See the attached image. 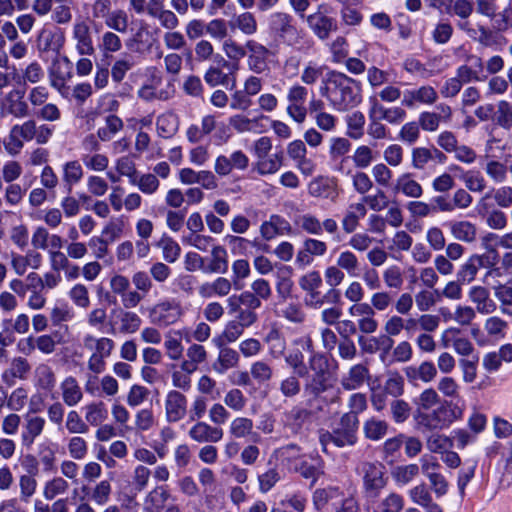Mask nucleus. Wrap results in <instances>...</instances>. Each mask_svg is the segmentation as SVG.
<instances>
[{"instance_id":"f257e3e1","label":"nucleus","mask_w":512,"mask_h":512,"mask_svg":"<svg viewBox=\"0 0 512 512\" xmlns=\"http://www.w3.org/2000/svg\"><path fill=\"white\" fill-rule=\"evenodd\" d=\"M324 84L322 95L335 111L347 112L362 101L360 83L342 72H329Z\"/></svg>"},{"instance_id":"f03ea898","label":"nucleus","mask_w":512,"mask_h":512,"mask_svg":"<svg viewBox=\"0 0 512 512\" xmlns=\"http://www.w3.org/2000/svg\"><path fill=\"white\" fill-rule=\"evenodd\" d=\"M473 3L470 0H456L453 4V13L462 19L457 23V27L466 33L473 41L484 47L493 44V31L484 25L478 24L477 27L467 20L473 13Z\"/></svg>"},{"instance_id":"7ed1b4c3","label":"nucleus","mask_w":512,"mask_h":512,"mask_svg":"<svg viewBox=\"0 0 512 512\" xmlns=\"http://www.w3.org/2000/svg\"><path fill=\"white\" fill-rule=\"evenodd\" d=\"M359 473L366 496L377 498L388 483L385 466L378 461H364L360 464Z\"/></svg>"},{"instance_id":"20e7f679","label":"nucleus","mask_w":512,"mask_h":512,"mask_svg":"<svg viewBox=\"0 0 512 512\" xmlns=\"http://www.w3.org/2000/svg\"><path fill=\"white\" fill-rule=\"evenodd\" d=\"M270 31L284 44L295 46L303 39L302 31L299 30L293 17L285 12H274L269 17Z\"/></svg>"},{"instance_id":"39448f33","label":"nucleus","mask_w":512,"mask_h":512,"mask_svg":"<svg viewBox=\"0 0 512 512\" xmlns=\"http://www.w3.org/2000/svg\"><path fill=\"white\" fill-rule=\"evenodd\" d=\"M305 19L309 29L320 40H327L338 29L336 18L330 15V8L325 4L319 5Z\"/></svg>"},{"instance_id":"423d86ee","label":"nucleus","mask_w":512,"mask_h":512,"mask_svg":"<svg viewBox=\"0 0 512 512\" xmlns=\"http://www.w3.org/2000/svg\"><path fill=\"white\" fill-rule=\"evenodd\" d=\"M182 315V306L175 299L162 300L148 310L151 323L158 327H168L176 323Z\"/></svg>"},{"instance_id":"0eeeda50","label":"nucleus","mask_w":512,"mask_h":512,"mask_svg":"<svg viewBox=\"0 0 512 512\" xmlns=\"http://www.w3.org/2000/svg\"><path fill=\"white\" fill-rule=\"evenodd\" d=\"M293 345L294 347L289 349L288 353L285 355V362L299 377H305L308 370L304 363L305 357L303 350L313 355L315 353L313 340L311 336L306 335L295 339Z\"/></svg>"},{"instance_id":"6e6552de","label":"nucleus","mask_w":512,"mask_h":512,"mask_svg":"<svg viewBox=\"0 0 512 512\" xmlns=\"http://www.w3.org/2000/svg\"><path fill=\"white\" fill-rule=\"evenodd\" d=\"M309 368L314 372V375L305 383L304 390L308 395L317 397L326 391L328 387L325 377L327 369L325 357L319 353L310 355Z\"/></svg>"},{"instance_id":"1a4fd4ad","label":"nucleus","mask_w":512,"mask_h":512,"mask_svg":"<svg viewBox=\"0 0 512 512\" xmlns=\"http://www.w3.org/2000/svg\"><path fill=\"white\" fill-rule=\"evenodd\" d=\"M112 316L110 329L113 334H134L142 325L141 317L130 310L123 308L114 309L112 310Z\"/></svg>"},{"instance_id":"9d476101","label":"nucleus","mask_w":512,"mask_h":512,"mask_svg":"<svg viewBox=\"0 0 512 512\" xmlns=\"http://www.w3.org/2000/svg\"><path fill=\"white\" fill-rule=\"evenodd\" d=\"M358 416L354 413H345L341 416L337 427L333 430L336 434V446H353L357 442Z\"/></svg>"},{"instance_id":"9b49d317","label":"nucleus","mask_w":512,"mask_h":512,"mask_svg":"<svg viewBox=\"0 0 512 512\" xmlns=\"http://www.w3.org/2000/svg\"><path fill=\"white\" fill-rule=\"evenodd\" d=\"M188 399L179 390L167 392L164 400L165 418L168 423H177L187 415Z\"/></svg>"},{"instance_id":"f8f14e48","label":"nucleus","mask_w":512,"mask_h":512,"mask_svg":"<svg viewBox=\"0 0 512 512\" xmlns=\"http://www.w3.org/2000/svg\"><path fill=\"white\" fill-rule=\"evenodd\" d=\"M72 39L78 54L91 56L95 52L91 28L84 19H77L72 26Z\"/></svg>"},{"instance_id":"ddd939ff","label":"nucleus","mask_w":512,"mask_h":512,"mask_svg":"<svg viewBox=\"0 0 512 512\" xmlns=\"http://www.w3.org/2000/svg\"><path fill=\"white\" fill-rule=\"evenodd\" d=\"M24 91L13 89L3 98L0 114L2 116L12 115L15 118H25L29 116V106L24 99Z\"/></svg>"},{"instance_id":"4468645a","label":"nucleus","mask_w":512,"mask_h":512,"mask_svg":"<svg viewBox=\"0 0 512 512\" xmlns=\"http://www.w3.org/2000/svg\"><path fill=\"white\" fill-rule=\"evenodd\" d=\"M188 436L196 443H218L224 437V430L212 423L195 421L188 431Z\"/></svg>"},{"instance_id":"2eb2a0df","label":"nucleus","mask_w":512,"mask_h":512,"mask_svg":"<svg viewBox=\"0 0 512 512\" xmlns=\"http://www.w3.org/2000/svg\"><path fill=\"white\" fill-rule=\"evenodd\" d=\"M438 100V93L430 85H422L418 88L407 89L403 92L401 104L407 108H415L417 105H433Z\"/></svg>"},{"instance_id":"dca6fc26","label":"nucleus","mask_w":512,"mask_h":512,"mask_svg":"<svg viewBox=\"0 0 512 512\" xmlns=\"http://www.w3.org/2000/svg\"><path fill=\"white\" fill-rule=\"evenodd\" d=\"M438 112L424 111L420 113L418 122L424 131L434 132L436 131L440 123H449L452 119V109L445 103L437 105Z\"/></svg>"},{"instance_id":"f3484780","label":"nucleus","mask_w":512,"mask_h":512,"mask_svg":"<svg viewBox=\"0 0 512 512\" xmlns=\"http://www.w3.org/2000/svg\"><path fill=\"white\" fill-rule=\"evenodd\" d=\"M369 103V117L380 118L392 125L401 123L406 117V111L402 107H385L375 96L369 98Z\"/></svg>"},{"instance_id":"a211bd4d","label":"nucleus","mask_w":512,"mask_h":512,"mask_svg":"<svg viewBox=\"0 0 512 512\" xmlns=\"http://www.w3.org/2000/svg\"><path fill=\"white\" fill-rule=\"evenodd\" d=\"M478 212L485 217L486 224L491 229L503 230L508 224L506 214L499 207H495L492 202H487V197L479 199Z\"/></svg>"},{"instance_id":"6ab92c4d","label":"nucleus","mask_w":512,"mask_h":512,"mask_svg":"<svg viewBox=\"0 0 512 512\" xmlns=\"http://www.w3.org/2000/svg\"><path fill=\"white\" fill-rule=\"evenodd\" d=\"M65 35L62 31H55L50 28H43L36 39V46L39 52L59 53L64 47Z\"/></svg>"},{"instance_id":"aec40b11","label":"nucleus","mask_w":512,"mask_h":512,"mask_svg":"<svg viewBox=\"0 0 512 512\" xmlns=\"http://www.w3.org/2000/svg\"><path fill=\"white\" fill-rule=\"evenodd\" d=\"M473 307L479 314L490 315L497 310L496 302L491 298L490 291L484 286H472L468 292Z\"/></svg>"},{"instance_id":"412c9836","label":"nucleus","mask_w":512,"mask_h":512,"mask_svg":"<svg viewBox=\"0 0 512 512\" xmlns=\"http://www.w3.org/2000/svg\"><path fill=\"white\" fill-rule=\"evenodd\" d=\"M31 371L29 361L21 356L14 357L7 369L1 375L2 382L11 387L16 383V379L26 380Z\"/></svg>"},{"instance_id":"4be33fe9","label":"nucleus","mask_w":512,"mask_h":512,"mask_svg":"<svg viewBox=\"0 0 512 512\" xmlns=\"http://www.w3.org/2000/svg\"><path fill=\"white\" fill-rule=\"evenodd\" d=\"M483 60L481 57L469 54L466 56V64L459 66L456 70V77L466 84L472 81H480V74L483 72Z\"/></svg>"},{"instance_id":"5701e85b","label":"nucleus","mask_w":512,"mask_h":512,"mask_svg":"<svg viewBox=\"0 0 512 512\" xmlns=\"http://www.w3.org/2000/svg\"><path fill=\"white\" fill-rule=\"evenodd\" d=\"M370 380V371L366 364L353 365L341 379V386L348 391L362 387Z\"/></svg>"},{"instance_id":"b1692460","label":"nucleus","mask_w":512,"mask_h":512,"mask_svg":"<svg viewBox=\"0 0 512 512\" xmlns=\"http://www.w3.org/2000/svg\"><path fill=\"white\" fill-rule=\"evenodd\" d=\"M62 403L68 407L77 406L84 397L82 388L74 376L65 377L60 383Z\"/></svg>"},{"instance_id":"393cba45","label":"nucleus","mask_w":512,"mask_h":512,"mask_svg":"<svg viewBox=\"0 0 512 512\" xmlns=\"http://www.w3.org/2000/svg\"><path fill=\"white\" fill-rule=\"evenodd\" d=\"M46 420L38 415H27L21 433V443L24 447H31L35 439L44 431Z\"/></svg>"},{"instance_id":"a878e982","label":"nucleus","mask_w":512,"mask_h":512,"mask_svg":"<svg viewBox=\"0 0 512 512\" xmlns=\"http://www.w3.org/2000/svg\"><path fill=\"white\" fill-rule=\"evenodd\" d=\"M208 352L205 347L198 343L191 344L186 350V359L180 364L183 372L194 373L199 366L207 361Z\"/></svg>"},{"instance_id":"bb28decb","label":"nucleus","mask_w":512,"mask_h":512,"mask_svg":"<svg viewBox=\"0 0 512 512\" xmlns=\"http://www.w3.org/2000/svg\"><path fill=\"white\" fill-rule=\"evenodd\" d=\"M170 492L167 486H156L147 493L144 498V512H161L170 498Z\"/></svg>"},{"instance_id":"cd10ccee","label":"nucleus","mask_w":512,"mask_h":512,"mask_svg":"<svg viewBox=\"0 0 512 512\" xmlns=\"http://www.w3.org/2000/svg\"><path fill=\"white\" fill-rule=\"evenodd\" d=\"M463 409L452 402L446 401L445 405H441L432 410V416L436 420L439 429L449 427L454 421L460 419Z\"/></svg>"},{"instance_id":"c85d7f7f","label":"nucleus","mask_w":512,"mask_h":512,"mask_svg":"<svg viewBox=\"0 0 512 512\" xmlns=\"http://www.w3.org/2000/svg\"><path fill=\"white\" fill-rule=\"evenodd\" d=\"M312 412L306 408L293 407L284 415V428L293 434L301 433L303 426L310 420Z\"/></svg>"},{"instance_id":"c756f323","label":"nucleus","mask_w":512,"mask_h":512,"mask_svg":"<svg viewBox=\"0 0 512 512\" xmlns=\"http://www.w3.org/2000/svg\"><path fill=\"white\" fill-rule=\"evenodd\" d=\"M367 214L364 203L350 204L341 221L342 229L346 234L353 233L359 226V222Z\"/></svg>"},{"instance_id":"7c9ffc66","label":"nucleus","mask_w":512,"mask_h":512,"mask_svg":"<svg viewBox=\"0 0 512 512\" xmlns=\"http://www.w3.org/2000/svg\"><path fill=\"white\" fill-rule=\"evenodd\" d=\"M308 193L316 198L334 199L337 196L336 184L332 179L320 176L310 181Z\"/></svg>"},{"instance_id":"2f4dec72","label":"nucleus","mask_w":512,"mask_h":512,"mask_svg":"<svg viewBox=\"0 0 512 512\" xmlns=\"http://www.w3.org/2000/svg\"><path fill=\"white\" fill-rule=\"evenodd\" d=\"M340 299V292L336 289L331 288L324 295L317 289L306 293L304 303L309 308L320 309L325 304H337L340 302Z\"/></svg>"},{"instance_id":"473e14b6","label":"nucleus","mask_w":512,"mask_h":512,"mask_svg":"<svg viewBox=\"0 0 512 512\" xmlns=\"http://www.w3.org/2000/svg\"><path fill=\"white\" fill-rule=\"evenodd\" d=\"M409 496L413 503L423 507L426 512H443L442 508L433 501L425 484H419L410 489Z\"/></svg>"},{"instance_id":"72a5a7b5","label":"nucleus","mask_w":512,"mask_h":512,"mask_svg":"<svg viewBox=\"0 0 512 512\" xmlns=\"http://www.w3.org/2000/svg\"><path fill=\"white\" fill-rule=\"evenodd\" d=\"M34 384L38 390L51 392L56 386V375L48 364H39L34 371Z\"/></svg>"},{"instance_id":"f704fd0d","label":"nucleus","mask_w":512,"mask_h":512,"mask_svg":"<svg viewBox=\"0 0 512 512\" xmlns=\"http://www.w3.org/2000/svg\"><path fill=\"white\" fill-rule=\"evenodd\" d=\"M83 345L87 350L94 351L93 353L107 359L112 354L115 348V342L108 337H95L93 335H86L83 339Z\"/></svg>"},{"instance_id":"c9c22d12","label":"nucleus","mask_w":512,"mask_h":512,"mask_svg":"<svg viewBox=\"0 0 512 512\" xmlns=\"http://www.w3.org/2000/svg\"><path fill=\"white\" fill-rule=\"evenodd\" d=\"M239 361L240 356L236 350L230 347H223L220 348L218 357L213 363L212 368L216 373L222 375L229 369L237 367Z\"/></svg>"},{"instance_id":"e433bc0d","label":"nucleus","mask_w":512,"mask_h":512,"mask_svg":"<svg viewBox=\"0 0 512 512\" xmlns=\"http://www.w3.org/2000/svg\"><path fill=\"white\" fill-rule=\"evenodd\" d=\"M394 191L415 199L422 197L424 193L421 184L413 179L410 173H404L397 178Z\"/></svg>"},{"instance_id":"4c0bfd02","label":"nucleus","mask_w":512,"mask_h":512,"mask_svg":"<svg viewBox=\"0 0 512 512\" xmlns=\"http://www.w3.org/2000/svg\"><path fill=\"white\" fill-rule=\"evenodd\" d=\"M449 228L452 236L465 243H473L477 238V227L470 221H451Z\"/></svg>"},{"instance_id":"58836bf2","label":"nucleus","mask_w":512,"mask_h":512,"mask_svg":"<svg viewBox=\"0 0 512 512\" xmlns=\"http://www.w3.org/2000/svg\"><path fill=\"white\" fill-rule=\"evenodd\" d=\"M194 53L196 61L200 63L215 60L218 63H222L223 66H227L229 64V62L220 54L215 53L213 44L206 39H201L196 42L194 46Z\"/></svg>"},{"instance_id":"ea45409f","label":"nucleus","mask_w":512,"mask_h":512,"mask_svg":"<svg viewBox=\"0 0 512 512\" xmlns=\"http://www.w3.org/2000/svg\"><path fill=\"white\" fill-rule=\"evenodd\" d=\"M264 343L268 346L269 355L273 359H278L285 354L286 340L279 329H270L263 339Z\"/></svg>"},{"instance_id":"a19ab883","label":"nucleus","mask_w":512,"mask_h":512,"mask_svg":"<svg viewBox=\"0 0 512 512\" xmlns=\"http://www.w3.org/2000/svg\"><path fill=\"white\" fill-rule=\"evenodd\" d=\"M147 14L151 18L158 20L160 26L168 31L175 30L180 24L177 14L173 10L166 9L164 5L148 9Z\"/></svg>"},{"instance_id":"79ce46f5","label":"nucleus","mask_w":512,"mask_h":512,"mask_svg":"<svg viewBox=\"0 0 512 512\" xmlns=\"http://www.w3.org/2000/svg\"><path fill=\"white\" fill-rule=\"evenodd\" d=\"M254 422L248 417L238 416L232 419L229 424V434L234 439L248 438L250 436H258L253 432Z\"/></svg>"},{"instance_id":"37998d69","label":"nucleus","mask_w":512,"mask_h":512,"mask_svg":"<svg viewBox=\"0 0 512 512\" xmlns=\"http://www.w3.org/2000/svg\"><path fill=\"white\" fill-rule=\"evenodd\" d=\"M389 424L387 421L376 417L368 418L363 424V433L371 441H379L388 433Z\"/></svg>"},{"instance_id":"c03bdc74","label":"nucleus","mask_w":512,"mask_h":512,"mask_svg":"<svg viewBox=\"0 0 512 512\" xmlns=\"http://www.w3.org/2000/svg\"><path fill=\"white\" fill-rule=\"evenodd\" d=\"M342 492L338 487H326L316 489L313 494V503L317 509H322L329 504L341 501Z\"/></svg>"},{"instance_id":"a18cd8bd","label":"nucleus","mask_w":512,"mask_h":512,"mask_svg":"<svg viewBox=\"0 0 512 512\" xmlns=\"http://www.w3.org/2000/svg\"><path fill=\"white\" fill-rule=\"evenodd\" d=\"M231 27L238 29L247 36L254 35L258 30V23L255 15L250 11H244L235 15L230 22Z\"/></svg>"},{"instance_id":"49530a36","label":"nucleus","mask_w":512,"mask_h":512,"mask_svg":"<svg viewBox=\"0 0 512 512\" xmlns=\"http://www.w3.org/2000/svg\"><path fill=\"white\" fill-rule=\"evenodd\" d=\"M108 418V410L102 401L91 402L85 406V421L87 425L97 427Z\"/></svg>"},{"instance_id":"de8ad7c7","label":"nucleus","mask_w":512,"mask_h":512,"mask_svg":"<svg viewBox=\"0 0 512 512\" xmlns=\"http://www.w3.org/2000/svg\"><path fill=\"white\" fill-rule=\"evenodd\" d=\"M282 479L281 471L277 466L270 467L257 474L258 490L261 494L270 492Z\"/></svg>"},{"instance_id":"09e8293b","label":"nucleus","mask_w":512,"mask_h":512,"mask_svg":"<svg viewBox=\"0 0 512 512\" xmlns=\"http://www.w3.org/2000/svg\"><path fill=\"white\" fill-rule=\"evenodd\" d=\"M483 197H487V202L494 200V206L501 209L512 207V186L502 185L497 188H491Z\"/></svg>"},{"instance_id":"8fccbe9b","label":"nucleus","mask_w":512,"mask_h":512,"mask_svg":"<svg viewBox=\"0 0 512 512\" xmlns=\"http://www.w3.org/2000/svg\"><path fill=\"white\" fill-rule=\"evenodd\" d=\"M228 270L227 251L222 246H214L211 250V261L204 272L224 274Z\"/></svg>"},{"instance_id":"3c124183","label":"nucleus","mask_w":512,"mask_h":512,"mask_svg":"<svg viewBox=\"0 0 512 512\" xmlns=\"http://www.w3.org/2000/svg\"><path fill=\"white\" fill-rule=\"evenodd\" d=\"M283 161L284 154L279 151L270 156H265L263 159H258L255 163V170L262 176L274 174L282 167Z\"/></svg>"},{"instance_id":"603ef678","label":"nucleus","mask_w":512,"mask_h":512,"mask_svg":"<svg viewBox=\"0 0 512 512\" xmlns=\"http://www.w3.org/2000/svg\"><path fill=\"white\" fill-rule=\"evenodd\" d=\"M70 488L69 483L62 476H56L48 480L43 486V497L47 501H52L60 495H64Z\"/></svg>"},{"instance_id":"864d4df0","label":"nucleus","mask_w":512,"mask_h":512,"mask_svg":"<svg viewBox=\"0 0 512 512\" xmlns=\"http://www.w3.org/2000/svg\"><path fill=\"white\" fill-rule=\"evenodd\" d=\"M135 66L133 55L124 53L117 58L111 67V77L115 83H120L126 76V73Z\"/></svg>"},{"instance_id":"5fc2aeb1","label":"nucleus","mask_w":512,"mask_h":512,"mask_svg":"<svg viewBox=\"0 0 512 512\" xmlns=\"http://www.w3.org/2000/svg\"><path fill=\"white\" fill-rule=\"evenodd\" d=\"M294 470L306 479L316 480L323 473V463L317 458L312 459V463L301 458L295 462Z\"/></svg>"},{"instance_id":"6e6d98bb","label":"nucleus","mask_w":512,"mask_h":512,"mask_svg":"<svg viewBox=\"0 0 512 512\" xmlns=\"http://www.w3.org/2000/svg\"><path fill=\"white\" fill-rule=\"evenodd\" d=\"M83 173L81 164L76 160L68 161L63 165L62 180L69 193L72 187L80 182Z\"/></svg>"},{"instance_id":"4d7b16f0","label":"nucleus","mask_w":512,"mask_h":512,"mask_svg":"<svg viewBox=\"0 0 512 512\" xmlns=\"http://www.w3.org/2000/svg\"><path fill=\"white\" fill-rule=\"evenodd\" d=\"M157 133L160 137L170 138L178 129V118L172 112H166L157 117Z\"/></svg>"},{"instance_id":"13d9d810","label":"nucleus","mask_w":512,"mask_h":512,"mask_svg":"<svg viewBox=\"0 0 512 512\" xmlns=\"http://www.w3.org/2000/svg\"><path fill=\"white\" fill-rule=\"evenodd\" d=\"M124 123L120 117L111 114L105 118V125L97 130V136L101 141L107 142L123 129Z\"/></svg>"},{"instance_id":"bf43d9fd","label":"nucleus","mask_w":512,"mask_h":512,"mask_svg":"<svg viewBox=\"0 0 512 512\" xmlns=\"http://www.w3.org/2000/svg\"><path fill=\"white\" fill-rule=\"evenodd\" d=\"M244 331L245 328L232 319L226 323L222 333L215 340L216 345L221 347L225 344L234 343L243 335Z\"/></svg>"},{"instance_id":"052dcab7","label":"nucleus","mask_w":512,"mask_h":512,"mask_svg":"<svg viewBox=\"0 0 512 512\" xmlns=\"http://www.w3.org/2000/svg\"><path fill=\"white\" fill-rule=\"evenodd\" d=\"M484 171L494 183H504L508 177L509 166L498 160H489L485 164Z\"/></svg>"},{"instance_id":"680f3d73","label":"nucleus","mask_w":512,"mask_h":512,"mask_svg":"<svg viewBox=\"0 0 512 512\" xmlns=\"http://www.w3.org/2000/svg\"><path fill=\"white\" fill-rule=\"evenodd\" d=\"M37 480L33 475L22 474L18 478L19 499L23 503H29L37 490Z\"/></svg>"},{"instance_id":"e2e57ef3","label":"nucleus","mask_w":512,"mask_h":512,"mask_svg":"<svg viewBox=\"0 0 512 512\" xmlns=\"http://www.w3.org/2000/svg\"><path fill=\"white\" fill-rule=\"evenodd\" d=\"M460 384L456 379L451 376L445 375L440 378L437 382V390L446 398L453 400H459L460 396Z\"/></svg>"},{"instance_id":"0e129e2a","label":"nucleus","mask_w":512,"mask_h":512,"mask_svg":"<svg viewBox=\"0 0 512 512\" xmlns=\"http://www.w3.org/2000/svg\"><path fill=\"white\" fill-rule=\"evenodd\" d=\"M336 265L350 276H357L360 269L358 257L351 250L342 251L337 258Z\"/></svg>"},{"instance_id":"69168bd1","label":"nucleus","mask_w":512,"mask_h":512,"mask_svg":"<svg viewBox=\"0 0 512 512\" xmlns=\"http://www.w3.org/2000/svg\"><path fill=\"white\" fill-rule=\"evenodd\" d=\"M295 224L307 234L321 235V220L311 213L301 214L296 217Z\"/></svg>"},{"instance_id":"338daca9","label":"nucleus","mask_w":512,"mask_h":512,"mask_svg":"<svg viewBox=\"0 0 512 512\" xmlns=\"http://www.w3.org/2000/svg\"><path fill=\"white\" fill-rule=\"evenodd\" d=\"M250 374L258 384H263L273 378L274 371L269 363L264 360H258L251 364Z\"/></svg>"},{"instance_id":"774afa93","label":"nucleus","mask_w":512,"mask_h":512,"mask_svg":"<svg viewBox=\"0 0 512 512\" xmlns=\"http://www.w3.org/2000/svg\"><path fill=\"white\" fill-rule=\"evenodd\" d=\"M495 123L504 130L512 128V104L506 100L497 103L495 111Z\"/></svg>"}]
</instances>
